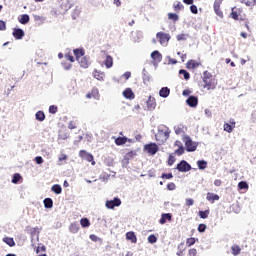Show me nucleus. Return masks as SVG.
Here are the masks:
<instances>
[{
    "label": "nucleus",
    "mask_w": 256,
    "mask_h": 256,
    "mask_svg": "<svg viewBox=\"0 0 256 256\" xmlns=\"http://www.w3.org/2000/svg\"><path fill=\"white\" fill-rule=\"evenodd\" d=\"M206 230H207V225H205V224H199L198 225L199 233H205Z\"/></svg>",
    "instance_id": "nucleus-51"
},
{
    "label": "nucleus",
    "mask_w": 256,
    "mask_h": 256,
    "mask_svg": "<svg viewBox=\"0 0 256 256\" xmlns=\"http://www.w3.org/2000/svg\"><path fill=\"white\" fill-rule=\"evenodd\" d=\"M7 30V23L3 20H0V31H6Z\"/></svg>",
    "instance_id": "nucleus-54"
},
{
    "label": "nucleus",
    "mask_w": 256,
    "mask_h": 256,
    "mask_svg": "<svg viewBox=\"0 0 256 256\" xmlns=\"http://www.w3.org/2000/svg\"><path fill=\"white\" fill-rule=\"evenodd\" d=\"M68 129H77V124L74 121H70L68 124Z\"/></svg>",
    "instance_id": "nucleus-58"
},
{
    "label": "nucleus",
    "mask_w": 256,
    "mask_h": 256,
    "mask_svg": "<svg viewBox=\"0 0 256 256\" xmlns=\"http://www.w3.org/2000/svg\"><path fill=\"white\" fill-rule=\"evenodd\" d=\"M104 65L107 69H111V67H113V57L111 55H106Z\"/></svg>",
    "instance_id": "nucleus-25"
},
{
    "label": "nucleus",
    "mask_w": 256,
    "mask_h": 256,
    "mask_svg": "<svg viewBox=\"0 0 256 256\" xmlns=\"http://www.w3.org/2000/svg\"><path fill=\"white\" fill-rule=\"evenodd\" d=\"M123 95L125 99H133L135 97V94L133 93V90H131V88H126L123 91Z\"/></svg>",
    "instance_id": "nucleus-24"
},
{
    "label": "nucleus",
    "mask_w": 256,
    "mask_h": 256,
    "mask_svg": "<svg viewBox=\"0 0 256 256\" xmlns=\"http://www.w3.org/2000/svg\"><path fill=\"white\" fill-rule=\"evenodd\" d=\"M200 219H207L209 217V210L199 211Z\"/></svg>",
    "instance_id": "nucleus-41"
},
{
    "label": "nucleus",
    "mask_w": 256,
    "mask_h": 256,
    "mask_svg": "<svg viewBox=\"0 0 256 256\" xmlns=\"http://www.w3.org/2000/svg\"><path fill=\"white\" fill-rule=\"evenodd\" d=\"M93 77H94V79H97L98 81H103V79L105 77V73L98 71V70H94Z\"/></svg>",
    "instance_id": "nucleus-27"
},
{
    "label": "nucleus",
    "mask_w": 256,
    "mask_h": 256,
    "mask_svg": "<svg viewBox=\"0 0 256 256\" xmlns=\"http://www.w3.org/2000/svg\"><path fill=\"white\" fill-rule=\"evenodd\" d=\"M222 3H223V0H215L214 1V11L218 17H221V19H223V11H221Z\"/></svg>",
    "instance_id": "nucleus-9"
},
{
    "label": "nucleus",
    "mask_w": 256,
    "mask_h": 256,
    "mask_svg": "<svg viewBox=\"0 0 256 256\" xmlns=\"http://www.w3.org/2000/svg\"><path fill=\"white\" fill-rule=\"evenodd\" d=\"M128 141L129 139L127 137H118L115 139L116 145H125Z\"/></svg>",
    "instance_id": "nucleus-31"
},
{
    "label": "nucleus",
    "mask_w": 256,
    "mask_h": 256,
    "mask_svg": "<svg viewBox=\"0 0 256 256\" xmlns=\"http://www.w3.org/2000/svg\"><path fill=\"white\" fill-rule=\"evenodd\" d=\"M185 147H186V151H188V153H193V151H197V147L199 144H197V142H194L193 140H191V137L188 135L183 136L182 138Z\"/></svg>",
    "instance_id": "nucleus-2"
},
{
    "label": "nucleus",
    "mask_w": 256,
    "mask_h": 256,
    "mask_svg": "<svg viewBox=\"0 0 256 256\" xmlns=\"http://www.w3.org/2000/svg\"><path fill=\"white\" fill-rule=\"evenodd\" d=\"M206 199L207 201H211L212 203H215V201H219V195L208 192Z\"/></svg>",
    "instance_id": "nucleus-26"
},
{
    "label": "nucleus",
    "mask_w": 256,
    "mask_h": 256,
    "mask_svg": "<svg viewBox=\"0 0 256 256\" xmlns=\"http://www.w3.org/2000/svg\"><path fill=\"white\" fill-rule=\"evenodd\" d=\"M44 207L46 209H51L53 207V199L51 198L44 199Z\"/></svg>",
    "instance_id": "nucleus-33"
},
{
    "label": "nucleus",
    "mask_w": 256,
    "mask_h": 256,
    "mask_svg": "<svg viewBox=\"0 0 256 256\" xmlns=\"http://www.w3.org/2000/svg\"><path fill=\"white\" fill-rule=\"evenodd\" d=\"M231 255L238 256L241 255V246L239 244H233L230 248Z\"/></svg>",
    "instance_id": "nucleus-18"
},
{
    "label": "nucleus",
    "mask_w": 256,
    "mask_h": 256,
    "mask_svg": "<svg viewBox=\"0 0 256 256\" xmlns=\"http://www.w3.org/2000/svg\"><path fill=\"white\" fill-rule=\"evenodd\" d=\"M185 243H180L179 245H178V251H177V253H176V255H178V256H183V253L185 252Z\"/></svg>",
    "instance_id": "nucleus-32"
},
{
    "label": "nucleus",
    "mask_w": 256,
    "mask_h": 256,
    "mask_svg": "<svg viewBox=\"0 0 256 256\" xmlns=\"http://www.w3.org/2000/svg\"><path fill=\"white\" fill-rule=\"evenodd\" d=\"M62 67L65 69V71H69L73 65L71 63L62 62Z\"/></svg>",
    "instance_id": "nucleus-52"
},
{
    "label": "nucleus",
    "mask_w": 256,
    "mask_h": 256,
    "mask_svg": "<svg viewBox=\"0 0 256 256\" xmlns=\"http://www.w3.org/2000/svg\"><path fill=\"white\" fill-rule=\"evenodd\" d=\"M176 135H183L185 133V127L183 125H178L174 127Z\"/></svg>",
    "instance_id": "nucleus-30"
},
{
    "label": "nucleus",
    "mask_w": 256,
    "mask_h": 256,
    "mask_svg": "<svg viewBox=\"0 0 256 256\" xmlns=\"http://www.w3.org/2000/svg\"><path fill=\"white\" fill-rule=\"evenodd\" d=\"M156 38L158 39L160 45H167L171 39V35L165 32H158L156 34Z\"/></svg>",
    "instance_id": "nucleus-3"
},
{
    "label": "nucleus",
    "mask_w": 256,
    "mask_h": 256,
    "mask_svg": "<svg viewBox=\"0 0 256 256\" xmlns=\"http://www.w3.org/2000/svg\"><path fill=\"white\" fill-rule=\"evenodd\" d=\"M87 99H99V89L92 88L91 92L86 94Z\"/></svg>",
    "instance_id": "nucleus-15"
},
{
    "label": "nucleus",
    "mask_w": 256,
    "mask_h": 256,
    "mask_svg": "<svg viewBox=\"0 0 256 256\" xmlns=\"http://www.w3.org/2000/svg\"><path fill=\"white\" fill-rule=\"evenodd\" d=\"M12 35L14 39L21 40L25 37V31H23L21 28H14Z\"/></svg>",
    "instance_id": "nucleus-10"
},
{
    "label": "nucleus",
    "mask_w": 256,
    "mask_h": 256,
    "mask_svg": "<svg viewBox=\"0 0 256 256\" xmlns=\"http://www.w3.org/2000/svg\"><path fill=\"white\" fill-rule=\"evenodd\" d=\"M195 243H197V239L193 237L186 239L187 247H192V245H195Z\"/></svg>",
    "instance_id": "nucleus-38"
},
{
    "label": "nucleus",
    "mask_w": 256,
    "mask_h": 256,
    "mask_svg": "<svg viewBox=\"0 0 256 256\" xmlns=\"http://www.w3.org/2000/svg\"><path fill=\"white\" fill-rule=\"evenodd\" d=\"M182 95H184V97H189V95H191V90L186 89L182 92Z\"/></svg>",
    "instance_id": "nucleus-62"
},
{
    "label": "nucleus",
    "mask_w": 256,
    "mask_h": 256,
    "mask_svg": "<svg viewBox=\"0 0 256 256\" xmlns=\"http://www.w3.org/2000/svg\"><path fill=\"white\" fill-rule=\"evenodd\" d=\"M122 77H124V78L126 79V81H127V79H129V78L131 77V72H129V71L125 72V73L122 75Z\"/></svg>",
    "instance_id": "nucleus-63"
},
{
    "label": "nucleus",
    "mask_w": 256,
    "mask_h": 256,
    "mask_svg": "<svg viewBox=\"0 0 256 256\" xmlns=\"http://www.w3.org/2000/svg\"><path fill=\"white\" fill-rule=\"evenodd\" d=\"M19 181H21V175L18 173L14 174L12 178V183L17 184L19 183Z\"/></svg>",
    "instance_id": "nucleus-45"
},
{
    "label": "nucleus",
    "mask_w": 256,
    "mask_h": 256,
    "mask_svg": "<svg viewBox=\"0 0 256 256\" xmlns=\"http://www.w3.org/2000/svg\"><path fill=\"white\" fill-rule=\"evenodd\" d=\"M67 156L65 154H61L59 157V161H66Z\"/></svg>",
    "instance_id": "nucleus-64"
},
{
    "label": "nucleus",
    "mask_w": 256,
    "mask_h": 256,
    "mask_svg": "<svg viewBox=\"0 0 256 256\" xmlns=\"http://www.w3.org/2000/svg\"><path fill=\"white\" fill-rule=\"evenodd\" d=\"M126 239H127V241H131V243H137V236L135 235V232H133V231L126 233Z\"/></svg>",
    "instance_id": "nucleus-23"
},
{
    "label": "nucleus",
    "mask_w": 256,
    "mask_h": 256,
    "mask_svg": "<svg viewBox=\"0 0 256 256\" xmlns=\"http://www.w3.org/2000/svg\"><path fill=\"white\" fill-rule=\"evenodd\" d=\"M176 188H177V186L173 182H170L167 184L168 191H175Z\"/></svg>",
    "instance_id": "nucleus-53"
},
{
    "label": "nucleus",
    "mask_w": 256,
    "mask_h": 256,
    "mask_svg": "<svg viewBox=\"0 0 256 256\" xmlns=\"http://www.w3.org/2000/svg\"><path fill=\"white\" fill-rule=\"evenodd\" d=\"M121 205V199L114 198L113 200L106 201L107 209H115V207H119Z\"/></svg>",
    "instance_id": "nucleus-7"
},
{
    "label": "nucleus",
    "mask_w": 256,
    "mask_h": 256,
    "mask_svg": "<svg viewBox=\"0 0 256 256\" xmlns=\"http://www.w3.org/2000/svg\"><path fill=\"white\" fill-rule=\"evenodd\" d=\"M161 179H173V173H168V174L163 173L161 175Z\"/></svg>",
    "instance_id": "nucleus-56"
},
{
    "label": "nucleus",
    "mask_w": 256,
    "mask_h": 256,
    "mask_svg": "<svg viewBox=\"0 0 256 256\" xmlns=\"http://www.w3.org/2000/svg\"><path fill=\"white\" fill-rule=\"evenodd\" d=\"M144 151H146L148 155H155L159 151V146L156 143H149L144 145Z\"/></svg>",
    "instance_id": "nucleus-4"
},
{
    "label": "nucleus",
    "mask_w": 256,
    "mask_h": 256,
    "mask_svg": "<svg viewBox=\"0 0 256 256\" xmlns=\"http://www.w3.org/2000/svg\"><path fill=\"white\" fill-rule=\"evenodd\" d=\"M203 83H204V89H207L208 91H211L215 89V87H217V80L213 77V74H211L209 71H204Z\"/></svg>",
    "instance_id": "nucleus-1"
},
{
    "label": "nucleus",
    "mask_w": 256,
    "mask_h": 256,
    "mask_svg": "<svg viewBox=\"0 0 256 256\" xmlns=\"http://www.w3.org/2000/svg\"><path fill=\"white\" fill-rule=\"evenodd\" d=\"M190 11L194 15H197V13H198L197 6H195V5L190 6Z\"/></svg>",
    "instance_id": "nucleus-60"
},
{
    "label": "nucleus",
    "mask_w": 256,
    "mask_h": 256,
    "mask_svg": "<svg viewBox=\"0 0 256 256\" xmlns=\"http://www.w3.org/2000/svg\"><path fill=\"white\" fill-rule=\"evenodd\" d=\"M146 106L148 111H155V107H157V100H155V97L149 96L146 101Z\"/></svg>",
    "instance_id": "nucleus-8"
},
{
    "label": "nucleus",
    "mask_w": 256,
    "mask_h": 256,
    "mask_svg": "<svg viewBox=\"0 0 256 256\" xmlns=\"http://www.w3.org/2000/svg\"><path fill=\"white\" fill-rule=\"evenodd\" d=\"M187 37H189V35H187V34H178L176 36V39H177V41H186Z\"/></svg>",
    "instance_id": "nucleus-49"
},
{
    "label": "nucleus",
    "mask_w": 256,
    "mask_h": 256,
    "mask_svg": "<svg viewBox=\"0 0 256 256\" xmlns=\"http://www.w3.org/2000/svg\"><path fill=\"white\" fill-rule=\"evenodd\" d=\"M173 219V215H171V213H163L161 215V218L159 220L160 225H165V223H167V221H171Z\"/></svg>",
    "instance_id": "nucleus-16"
},
{
    "label": "nucleus",
    "mask_w": 256,
    "mask_h": 256,
    "mask_svg": "<svg viewBox=\"0 0 256 256\" xmlns=\"http://www.w3.org/2000/svg\"><path fill=\"white\" fill-rule=\"evenodd\" d=\"M176 169L180 173H187L188 171H191V166L187 161L182 160L180 163L177 164Z\"/></svg>",
    "instance_id": "nucleus-5"
},
{
    "label": "nucleus",
    "mask_w": 256,
    "mask_h": 256,
    "mask_svg": "<svg viewBox=\"0 0 256 256\" xmlns=\"http://www.w3.org/2000/svg\"><path fill=\"white\" fill-rule=\"evenodd\" d=\"M80 67H83V69H87L89 67V58L87 56H82V58L77 60Z\"/></svg>",
    "instance_id": "nucleus-19"
},
{
    "label": "nucleus",
    "mask_w": 256,
    "mask_h": 256,
    "mask_svg": "<svg viewBox=\"0 0 256 256\" xmlns=\"http://www.w3.org/2000/svg\"><path fill=\"white\" fill-rule=\"evenodd\" d=\"M148 243H157V236H155V234L149 235L148 236Z\"/></svg>",
    "instance_id": "nucleus-48"
},
{
    "label": "nucleus",
    "mask_w": 256,
    "mask_h": 256,
    "mask_svg": "<svg viewBox=\"0 0 256 256\" xmlns=\"http://www.w3.org/2000/svg\"><path fill=\"white\" fill-rule=\"evenodd\" d=\"M60 8L62 11H69L71 9V4L69 3V0H60Z\"/></svg>",
    "instance_id": "nucleus-22"
},
{
    "label": "nucleus",
    "mask_w": 256,
    "mask_h": 256,
    "mask_svg": "<svg viewBox=\"0 0 256 256\" xmlns=\"http://www.w3.org/2000/svg\"><path fill=\"white\" fill-rule=\"evenodd\" d=\"M179 75H183L185 81H189V79H191V74H189V72H187V70L181 69L179 71Z\"/></svg>",
    "instance_id": "nucleus-37"
},
{
    "label": "nucleus",
    "mask_w": 256,
    "mask_h": 256,
    "mask_svg": "<svg viewBox=\"0 0 256 256\" xmlns=\"http://www.w3.org/2000/svg\"><path fill=\"white\" fill-rule=\"evenodd\" d=\"M151 57L154 63H161V61H163V55H161V53L157 50L151 53Z\"/></svg>",
    "instance_id": "nucleus-14"
},
{
    "label": "nucleus",
    "mask_w": 256,
    "mask_h": 256,
    "mask_svg": "<svg viewBox=\"0 0 256 256\" xmlns=\"http://www.w3.org/2000/svg\"><path fill=\"white\" fill-rule=\"evenodd\" d=\"M35 161H36L37 165H41V163H43V157L37 156V157L35 158Z\"/></svg>",
    "instance_id": "nucleus-61"
},
{
    "label": "nucleus",
    "mask_w": 256,
    "mask_h": 256,
    "mask_svg": "<svg viewBox=\"0 0 256 256\" xmlns=\"http://www.w3.org/2000/svg\"><path fill=\"white\" fill-rule=\"evenodd\" d=\"M174 147H178V149L175 150V155H178L180 157V155H183V153H185V147H183V143H181V141L176 140L174 143Z\"/></svg>",
    "instance_id": "nucleus-12"
},
{
    "label": "nucleus",
    "mask_w": 256,
    "mask_h": 256,
    "mask_svg": "<svg viewBox=\"0 0 256 256\" xmlns=\"http://www.w3.org/2000/svg\"><path fill=\"white\" fill-rule=\"evenodd\" d=\"M186 104L188 107L195 108L197 105H199V98L196 96H189L188 99L186 100Z\"/></svg>",
    "instance_id": "nucleus-11"
},
{
    "label": "nucleus",
    "mask_w": 256,
    "mask_h": 256,
    "mask_svg": "<svg viewBox=\"0 0 256 256\" xmlns=\"http://www.w3.org/2000/svg\"><path fill=\"white\" fill-rule=\"evenodd\" d=\"M230 17L234 19V21H239V13L235 11V8H232V12L230 14Z\"/></svg>",
    "instance_id": "nucleus-39"
},
{
    "label": "nucleus",
    "mask_w": 256,
    "mask_h": 256,
    "mask_svg": "<svg viewBox=\"0 0 256 256\" xmlns=\"http://www.w3.org/2000/svg\"><path fill=\"white\" fill-rule=\"evenodd\" d=\"M79 157H81V159H85V161H88V163H92V165H95L93 156L91 154H89V152H87L85 150H80Z\"/></svg>",
    "instance_id": "nucleus-6"
},
{
    "label": "nucleus",
    "mask_w": 256,
    "mask_h": 256,
    "mask_svg": "<svg viewBox=\"0 0 256 256\" xmlns=\"http://www.w3.org/2000/svg\"><path fill=\"white\" fill-rule=\"evenodd\" d=\"M167 163H168V166L171 167L173 165V163H175V156L170 155Z\"/></svg>",
    "instance_id": "nucleus-55"
},
{
    "label": "nucleus",
    "mask_w": 256,
    "mask_h": 256,
    "mask_svg": "<svg viewBox=\"0 0 256 256\" xmlns=\"http://www.w3.org/2000/svg\"><path fill=\"white\" fill-rule=\"evenodd\" d=\"M189 256H197V249L192 248L188 251Z\"/></svg>",
    "instance_id": "nucleus-59"
},
{
    "label": "nucleus",
    "mask_w": 256,
    "mask_h": 256,
    "mask_svg": "<svg viewBox=\"0 0 256 256\" xmlns=\"http://www.w3.org/2000/svg\"><path fill=\"white\" fill-rule=\"evenodd\" d=\"M73 53H74V55L76 57V61H79V59L85 57V50L82 49V48L74 49Z\"/></svg>",
    "instance_id": "nucleus-20"
},
{
    "label": "nucleus",
    "mask_w": 256,
    "mask_h": 256,
    "mask_svg": "<svg viewBox=\"0 0 256 256\" xmlns=\"http://www.w3.org/2000/svg\"><path fill=\"white\" fill-rule=\"evenodd\" d=\"M171 94V89L169 87H162L159 91L160 97H163V99H167V96Z\"/></svg>",
    "instance_id": "nucleus-21"
},
{
    "label": "nucleus",
    "mask_w": 256,
    "mask_h": 256,
    "mask_svg": "<svg viewBox=\"0 0 256 256\" xmlns=\"http://www.w3.org/2000/svg\"><path fill=\"white\" fill-rule=\"evenodd\" d=\"M66 61H70V63H75V57L70 53L64 55Z\"/></svg>",
    "instance_id": "nucleus-47"
},
{
    "label": "nucleus",
    "mask_w": 256,
    "mask_h": 256,
    "mask_svg": "<svg viewBox=\"0 0 256 256\" xmlns=\"http://www.w3.org/2000/svg\"><path fill=\"white\" fill-rule=\"evenodd\" d=\"M80 225H81V227H83V228H87V227H90V226H91V222H90L89 219H87V218H82V219L80 220Z\"/></svg>",
    "instance_id": "nucleus-36"
},
{
    "label": "nucleus",
    "mask_w": 256,
    "mask_h": 256,
    "mask_svg": "<svg viewBox=\"0 0 256 256\" xmlns=\"http://www.w3.org/2000/svg\"><path fill=\"white\" fill-rule=\"evenodd\" d=\"M183 9H185V6H183L181 2L174 4V11H183Z\"/></svg>",
    "instance_id": "nucleus-42"
},
{
    "label": "nucleus",
    "mask_w": 256,
    "mask_h": 256,
    "mask_svg": "<svg viewBox=\"0 0 256 256\" xmlns=\"http://www.w3.org/2000/svg\"><path fill=\"white\" fill-rule=\"evenodd\" d=\"M238 189H249V184L245 181H241L238 183Z\"/></svg>",
    "instance_id": "nucleus-44"
},
{
    "label": "nucleus",
    "mask_w": 256,
    "mask_h": 256,
    "mask_svg": "<svg viewBox=\"0 0 256 256\" xmlns=\"http://www.w3.org/2000/svg\"><path fill=\"white\" fill-rule=\"evenodd\" d=\"M168 19H171V21H179V16L175 13H169L168 14Z\"/></svg>",
    "instance_id": "nucleus-46"
},
{
    "label": "nucleus",
    "mask_w": 256,
    "mask_h": 256,
    "mask_svg": "<svg viewBox=\"0 0 256 256\" xmlns=\"http://www.w3.org/2000/svg\"><path fill=\"white\" fill-rule=\"evenodd\" d=\"M197 165L199 169H207V162L205 160H199Z\"/></svg>",
    "instance_id": "nucleus-40"
},
{
    "label": "nucleus",
    "mask_w": 256,
    "mask_h": 256,
    "mask_svg": "<svg viewBox=\"0 0 256 256\" xmlns=\"http://www.w3.org/2000/svg\"><path fill=\"white\" fill-rule=\"evenodd\" d=\"M36 120L37 121H45V112L44 111H38L35 114Z\"/></svg>",
    "instance_id": "nucleus-35"
},
{
    "label": "nucleus",
    "mask_w": 256,
    "mask_h": 256,
    "mask_svg": "<svg viewBox=\"0 0 256 256\" xmlns=\"http://www.w3.org/2000/svg\"><path fill=\"white\" fill-rule=\"evenodd\" d=\"M195 204V200H193L192 198H187L186 199V206L187 207H191Z\"/></svg>",
    "instance_id": "nucleus-57"
},
{
    "label": "nucleus",
    "mask_w": 256,
    "mask_h": 256,
    "mask_svg": "<svg viewBox=\"0 0 256 256\" xmlns=\"http://www.w3.org/2000/svg\"><path fill=\"white\" fill-rule=\"evenodd\" d=\"M2 241L9 247H15V240L11 237H4Z\"/></svg>",
    "instance_id": "nucleus-29"
},
{
    "label": "nucleus",
    "mask_w": 256,
    "mask_h": 256,
    "mask_svg": "<svg viewBox=\"0 0 256 256\" xmlns=\"http://www.w3.org/2000/svg\"><path fill=\"white\" fill-rule=\"evenodd\" d=\"M57 111H59V108L55 105H51L49 107V113H52V115H55V113H57Z\"/></svg>",
    "instance_id": "nucleus-50"
},
{
    "label": "nucleus",
    "mask_w": 256,
    "mask_h": 256,
    "mask_svg": "<svg viewBox=\"0 0 256 256\" xmlns=\"http://www.w3.org/2000/svg\"><path fill=\"white\" fill-rule=\"evenodd\" d=\"M52 191L56 193V195H61L63 188H61V185L55 184L52 186Z\"/></svg>",
    "instance_id": "nucleus-34"
},
{
    "label": "nucleus",
    "mask_w": 256,
    "mask_h": 256,
    "mask_svg": "<svg viewBox=\"0 0 256 256\" xmlns=\"http://www.w3.org/2000/svg\"><path fill=\"white\" fill-rule=\"evenodd\" d=\"M30 17L28 14H23L20 18H19V23H21V25H27V23H29L30 21Z\"/></svg>",
    "instance_id": "nucleus-28"
},
{
    "label": "nucleus",
    "mask_w": 256,
    "mask_h": 256,
    "mask_svg": "<svg viewBox=\"0 0 256 256\" xmlns=\"http://www.w3.org/2000/svg\"><path fill=\"white\" fill-rule=\"evenodd\" d=\"M197 67H201V62H198L196 60H189L186 63V69H197Z\"/></svg>",
    "instance_id": "nucleus-17"
},
{
    "label": "nucleus",
    "mask_w": 256,
    "mask_h": 256,
    "mask_svg": "<svg viewBox=\"0 0 256 256\" xmlns=\"http://www.w3.org/2000/svg\"><path fill=\"white\" fill-rule=\"evenodd\" d=\"M70 231H71V233H77L79 231V225L75 224V223L71 224Z\"/></svg>",
    "instance_id": "nucleus-43"
},
{
    "label": "nucleus",
    "mask_w": 256,
    "mask_h": 256,
    "mask_svg": "<svg viewBox=\"0 0 256 256\" xmlns=\"http://www.w3.org/2000/svg\"><path fill=\"white\" fill-rule=\"evenodd\" d=\"M235 128V120L230 119L229 123L224 124V131L226 133H233V129Z\"/></svg>",
    "instance_id": "nucleus-13"
}]
</instances>
